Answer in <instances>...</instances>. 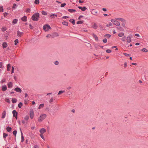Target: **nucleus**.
I'll return each mask as SVG.
<instances>
[{
  "mask_svg": "<svg viewBox=\"0 0 148 148\" xmlns=\"http://www.w3.org/2000/svg\"><path fill=\"white\" fill-rule=\"evenodd\" d=\"M116 20H119L122 22L124 21L125 20L124 19L121 18H116Z\"/></svg>",
  "mask_w": 148,
  "mask_h": 148,
  "instance_id": "4c0bfd02",
  "label": "nucleus"
},
{
  "mask_svg": "<svg viewBox=\"0 0 148 148\" xmlns=\"http://www.w3.org/2000/svg\"><path fill=\"white\" fill-rule=\"evenodd\" d=\"M123 54L126 56H130V54L127 53H123Z\"/></svg>",
  "mask_w": 148,
  "mask_h": 148,
  "instance_id": "864d4df0",
  "label": "nucleus"
},
{
  "mask_svg": "<svg viewBox=\"0 0 148 148\" xmlns=\"http://www.w3.org/2000/svg\"><path fill=\"white\" fill-rule=\"evenodd\" d=\"M17 35L18 37H20L24 33L22 32L18 31L17 32Z\"/></svg>",
  "mask_w": 148,
  "mask_h": 148,
  "instance_id": "0eeeda50",
  "label": "nucleus"
},
{
  "mask_svg": "<svg viewBox=\"0 0 148 148\" xmlns=\"http://www.w3.org/2000/svg\"><path fill=\"white\" fill-rule=\"evenodd\" d=\"M29 115L30 118L31 119H32L34 116V111L32 110H31L29 112Z\"/></svg>",
  "mask_w": 148,
  "mask_h": 148,
  "instance_id": "423d86ee",
  "label": "nucleus"
},
{
  "mask_svg": "<svg viewBox=\"0 0 148 148\" xmlns=\"http://www.w3.org/2000/svg\"><path fill=\"white\" fill-rule=\"evenodd\" d=\"M6 115V111L5 110H4L3 113H2L1 118L2 119H4Z\"/></svg>",
  "mask_w": 148,
  "mask_h": 148,
  "instance_id": "ddd939ff",
  "label": "nucleus"
},
{
  "mask_svg": "<svg viewBox=\"0 0 148 148\" xmlns=\"http://www.w3.org/2000/svg\"><path fill=\"white\" fill-rule=\"evenodd\" d=\"M54 64L56 65H58L59 64V62L58 61H56L55 62Z\"/></svg>",
  "mask_w": 148,
  "mask_h": 148,
  "instance_id": "e2e57ef3",
  "label": "nucleus"
},
{
  "mask_svg": "<svg viewBox=\"0 0 148 148\" xmlns=\"http://www.w3.org/2000/svg\"><path fill=\"white\" fill-rule=\"evenodd\" d=\"M65 91L64 90H60L59 92L58 95H60L62 93H63Z\"/></svg>",
  "mask_w": 148,
  "mask_h": 148,
  "instance_id": "de8ad7c7",
  "label": "nucleus"
},
{
  "mask_svg": "<svg viewBox=\"0 0 148 148\" xmlns=\"http://www.w3.org/2000/svg\"><path fill=\"white\" fill-rule=\"evenodd\" d=\"M2 46L3 48H5L8 46L7 43L6 42H4L2 44Z\"/></svg>",
  "mask_w": 148,
  "mask_h": 148,
  "instance_id": "f3484780",
  "label": "nucleus"
},
{
  "mask_svg": "<svg viewBox=\"0 0 148 148\" xmlns=\"http://www.w3.org/2000/svg\"><path fill=\"white\" fill-rule=\"evenodd\" d=\"M124 33L123 32H121L119 33L118 35V36L120 37H122L124 35Z\"/></svg>",
  "mask_w": 148,
  "mask_h": 148,
  "instance_id": "c85d7f7f",
  "label": "nucleus"
},
{
  "mask_svg": "<svg viewBox=\"0 0 148 148\" xmlns=\"http://www.w3.org/2000/svg\"><path fill=\"white\" fill-rule=\"evenodd\" d=\"M40 136L41 138L43 140L45 139V138L44 137L43 134H40Z\"/></svg>",
  "mask_w": 148,
  "mask_h": 148,
  "instance_id": "4d7b16f0",
  "label": "nucleus"
},
{
  "mask_svg": "<svg viewBox=\"0 0 148 148\" xmlns=\"http://www.w3.org/2000/svg\"><path fill=\"white\" fill-rule=\"evenodd\" d=\"M98 13V12L97 11H96L95 10L93 9L92 10V14H94L95 15V14H97Z\"/></svg>",
  "mask_w": 148,
  "mask_h": 148,
  "instance_id": "b1692460",
  "label": "nucleus"
},
{
  "mask_svg": "<svg viewBox=\"0 0 148 148\" xmlns=\"http://www.w3.org/2000/svg\"><path fill=\"white\" fill-rule=\"evenodd\" d=\"M8 136V134H7L3 133V138L4 139L5 138Z\"/></svg>",
  "mask_w": 148,
  "mask_h": 148,
  "instance_id": "e433bc0d",
  "label": "nucleus"
},
{
  "mask_svg": "<svg viewBox=\"0 0 148 148\" xmlns=\"http://www.w3.org/2000/svg\"><path fill=\"white\" fill-rule=\"evenodd\" d=\"M3 63L2 62H0V68H3Z\"/></svg>",
  "mask_w": 148,
  "mask_h": 148,
  "instance_id": "bf43d9fd",
  "label": "nucleus"
},
{
  "mask_svg": "<svg viewBox=\"0 0 148 148\" xmlns=\"http://www.w3.org/2000/svg\"><path fill=\"white\" fill-rule=\"evenodd\" d=\"M30 11H31V10L30 9H29V8H27V9H26V10H25V12L26 13H29V12H30Z\"/></svg>",
  "mask_w": 148,
  "mask_h": 148,
  "instance_id": "79ce46f5",
  "label": "nucleus"
},
{
  "mask_svg": "<svg viewBox=\"0 0 148 148\" xmlns=\"http://www.w3.org/2000/svg\"><path fill=\"white\" fill-rule=\"evenodd\" d=\"M46 131V130L44 128H42L40 130V132L41 134H43Z\"/></svg>",
  "mask_w": 148,
  "mask_h": 148,
  "instance_id": "f8f14e48",
  "label": "nucleus"
},
{
  "mask_svg": "<svg viewBox=\"0 0 148 148\" xmlns=\"http://www.w3.org/2000/svg\"><path fill=\"white\" fill-rule=\"evenodd\" d=\"M20 130L21 132V142H23L24 140V138L23 135V134L22 131L21 129L20 128Z\"/></svg>",
  "mask_w": 148,
  "mask_h": 148,
  "instance_id": "9d476101",
  "label": "nucleus"
},
{
  "mask_svg": "<svg viewBox=\"0 0 148 148\" xmlns=\"http://www.w3.org/2000/svg\"><path fill=\"white\" fill-rule=\"evenodd\" d=\"M12 114L13 115V116L14 117L17 114V115H18V112H16V110H14L12 111Z\"/></svg>",
  "mask_w": 148,
  "mask_h": 148,
  "instance_id": "aec40b11",
  "label": "nucleus"
},
{
  "mask_svg": "<svg viewBox=\"0 0 148 148\" xmlns=\"http://www.w3.org/2000/svg\"><path fill=\"white\" fill-rule=\"evenodd\" d=\"M87 46L89 47L90 48H92V47L91 45L89 43H87Z\"/></svg>",
  "mask_w": 148,
  "mask_h": 148,
  "instance_id": "052dcab7",
  "label": "nucleus"
},
{
  "mask_svg": "<svg viewBox=\"0 0 148 148\" xmlns=\"http://www.w3.org/2000/svg\"><path fill=\"white\" fill-rule=\"evenodd\" d=\"M43 29L45 31H47L51 29V28L48 24H46L43 26Z\"/></svg>",
  "mask_w": 148,
  "mask_h": 148,
  "instance_id": "7ed1b4c3",
  "label": "nucleus"
},
{
  "mask_svg": "<svg viewBox=\"0 0 148 148\" xmlns=\"http://www.w3.org/2000/svg\"><path fill=\"white\" fill-rule=\"evenodd\" d=\"M17 100L16 98H13L12 100V101L13 103H15L16 102Z\"/></svg>",
  "mask_w": 148,
  "mask_h": 148,
  "instance_id": "bb28decb",
  "label": "nucleus"
},
{
  "mask_svg": "<svg viewBox=\"0 0 148 148\" xmlns=\"http://www.w3.org/2000/svg\"><path fill=\"white\" fill-rule=\"evenodd\" d=\"M103 41L104 43H106L107 42V39L106 38H105L103 40Z\"/></svg>",
  "mask_w": 148,
  "mask_h": 148,
  "instance_id": "6e6d98bb",
  "label": "nucleus"
},
{
  "mask_svg": "<svg viewBox=\"0 0 148 148\" xmlns=\"http://www.w3.org/2000/svg\"><path fill=\"white\" fill-rule=\"evenodd\" d=\"M17 133V131L16 130H14L12 132L13 134L16 136V134Z\"/></svg>",
  "mask_w": 148,
  "mask_h": 148,
  "instance_id": "49530a36",
  "label": "nucleus"
},
{
  "mask_svg": "<svg viewBox=\"0 0 148 148\" xmlns=\"http://www.w3.org/2000/svg\"><path fill=\"white\" fill-rule=\"evenodd\" d=\"M69 22L71 23L73 25L75 24V21L74 19H71L69 20Z\"/></svg>",
  "mask_w": 148,
  "mask_h": 148,
  "instance_id": "a878e982",
  "label": "nucleus"
},
{
  "mask_svg": "<svg viewBox=\"0 0 148 148\" xmlns=\"http://www.w3.org/2000/svg\"><path fill=\"white\" fill-rule=\"evenodd\" d=\"M93 24L92 25V27L94 28V29H96L97 27V26L96 24V23H92Z\"/></svg>",
  "mask_w": 148,
  "mask_h": 148,
  "instance_id": "412c9836",
  "label": "nucleus"
},
{
  "mask_svg": "<svg viewBox=\"0 0 148 148\" xmlns=\"http://www.w3.org/2000/svg\"><path fill=\"white\" fill-rule=\"evenodd\" d=\"M9 34L8 33H7L6 34H5L4 35L5 37L7 38Z\"/></svg>",
  "mask_w": 148,
  "mask_h": 148,
  "instance_id": "13d9d810",
  "label": "nucleus"
},
{
  "mask_svg": "<svg viewBox=\"0 0 148 148\" xmlns=\"http://www.w3.org/2000/svg\"><path fill=\"white\" fill-rule=\"evenodd\" d=\"M46 115L45 114L40 115V117L38 119V122H41L46 118Z\"/></svg>",
  "mask_w": 148,
  "mask_h": 148,
  "instance_id": "f03ea898",
  "label": "nucleus"
},
{
  "mask_svg": "<svg viewBox=\"0 0 148 148\" xmlns=\"http://www.w3.org/2000/svg\"><path fill=\"white\" fill-rule=\"evenodd\" d=\"M27 17L25 16H24L23 17H22L21 18V20L24 22H25L27 21Z\"/></svg>",
  "mask_w": 148,
  "mask_h": 148,
  "instance_id": "dca6fc26",
  "label": "nucleus"
},
{
  "mask_svg": "<svg viewBox=\"0 0 148 148\" xmlns=\"http://www.w3.org/2000/svg\"><path fill=\"white\" fill-rule=\"evenodd\" d=\"M111 35L110 34H106L104 35V36L108 38H109L111 37Z\"/></svg>",
  "mask_w": 148,
  "mask_h": 148,
  "instance_id": "2f4dec72",
  "label": "nucleus"
},
{
  "mask_svg": "<svg viewBox=\"0 0 148 148\" xmlns=\"http://www.w3.org/2000/svg\"><path fill=\"white\" fill-rule=\"evenodd\" d=\"M69 18V17L67 16H64L62 17V18L64 19H66L67 18Z\"/></svg>",
  "mask_w": 148,
  "mask_h": 148,
  "instance_id": "0e129e2a",
  "label": "nucleus"
},
{
  "mask_svg": "<svg viewBox=\"0 0 148 148\" xmlns=\"http://www.w3.org/2000/svg\"><path fill=\"white\" fill-rule=\"evenodd\" d=\"M53 97H52L51 98V99L49 100V102L50 103H51L53 102Z\"/></svg>",
  "mask_w": 148,
  "mask_h": 148,
  "instance_id": "5fc2aeb1",
  "label": "nucleus"
},
{
  "mask_svg": "<svg viewBox=\"0 0 148 148\" xmlns=\"http://www.w3.org/2000/svg\"><path fill=\"white\" fill-rule=\"evenodd\" d=\"M7 90V87L5 85H3L2 87V90L3 91H5Z\"/></svg>",
  "mask_w": 148,
  "mask_h": 148,
  "instance_id": "1a4fd4ad",
  "label": "nucleus"
},
{
  "mask_svg": "<svg viewBox=\"0 0 148 148\" xmlns=\"http://www.w3.org/2000/svg\"><path fill=\"white\" fill-rule=\"evenodd\" d=\"M58 36V35L57 33H55L51 35V38H53L56 37Z\"/></svg>",
  "mask_w": 148,
  "mask_h": 148,
  "instance_id": "2eb2a0df",
  "label": "nucleus"
},
{
  "mask_svg": "<svg viewBox=\"0 0 148 148\" xmlns=\"http://www.w3.org/2000/svg\"><path fill=\"white\" fill-rule=\"evenodd\" d=\"M92 36L94 37L96 40H98V38L96 35L94 34H92Z\"/></svg>",
  "mask_w": 148,
  "mask_h": 148,
  "instance_id": "4be33fe9",
  "label": "nucleus"
},
{
  "mask_svg": "<svg viewBox=\"0 0 148 148\" xmlns=\"http://www.w3.org/2000/svg\"><path fill=\"white\" fill-rule=\"evenodd\" d=\"M40 3L39 0H35L34 1V3L36 4H39Z\"/></svg>",
  "mask_w": 148,
  "mask_h": 148,
  "instance_id": "ea45409f",
  "label": "nucleus"
},
{
  "mask_svg": "<svg viewBox=\"0 0 148 148\" xmlns=\"http://www.w3.org/2000/svg\"><path fill=\"white\" fill-rule=\"evenodd\" d=\"M111 51V50L110 49H108L106 51V52L108 53H110Z\"/></svg>",
  "mask_w": 148,
  "mask_h": 148,
  "instance_id": "3c124183",
  "label": "nucleus"
},
{
  "mask_svg": "<svg viewBox=\"0 0 148 148\" xmlns=\"http://www.w3.org/2000/svg\"><path fill=\"white\" fill-rule=\"evenodd\" d=\"M6 102H7V103H10V100L9 99H6Z\"/></svg>",
  "mask_w": 148,
  "mask_h": 148,
  "instance_id": "680f3d73",
  "label": "nucleus"
},
{
  "mask_svg": "<svg viewBox=\"0 0 148 148\" xmlns=\"http://www.w3.org/2000/svg\"><path fill=\"white\" fill-rule=\"evenodd\" d=\"M47 38H51V35L50 34H47L46 36Z\"/></svg>",
  "mask_w": 148,
  "mask_h": 148,
  "instance_id": "338daca9",
  "label": "nucleus"
},
{
  "mask_svg": "<svg viewBox=\"0 0 148 148\" xmlns=\"http://www.w3.org/2000/svg\"><path fill=\"white\" fill-rule=\"evenodd\" d=\"M12 86V84L11 82H9L8 84V88H11Z\"/></svg>",
  "mask_w": 148,
  "mask_h": 148,
  "instance_id": "a211bd4d",
  "label": "nucleus"
},
{
  "mask_svg": "<svg viewBox=\"0 0 148 148\" xmlns=\"http://www.w3.org/2000/svg\"><path fill=\"white\" fill-rule=\"evenodd\" d=\"M7 131L8 132H10L12 130V128L10 126H8L6 128Z\"/></svg>",
  "mask_w": 148,
  "mask_h": 148,
  "instance_id": "5701e85b",
  "label": "nucleus"
},
{
  "mask_svg": "<svg viewBox=\"0 0 148 148\" xmlns=\"http://www.w3.org/2000/svg\"><path fill=\"white\" fill-rule=\"evenodd\" d=\"M7 28L6 27H3L1 29V30L3 32H4L6 30Z\"/></svg>",
  "mask_w": 148,
  "mask_h": 148,
  "instance_id": "37998d69",
  "label": "nucleus"
},
{
  "mask_svg": "<svg viewBox=\"0 0 148 148\" xmlns=\"http://www.w3.org/2000/svg\"><path fill=\"white\" fill-rule=\"evenodd\" d=\"M5 79H2V80L1 81V83H3V82H5Z\"/></svg>",
  "mask_w": 148,
  "mask_h": 148,
  "instance_id": "774afa93",
  "label": "nucleus"
},
{
  "mask_svg": "<svg viewBox=\"0 0 148 148\" xmlns=\"http://www.w3.org/2000/svg\"><path fill=\"white\" fill-rule=\"evenodd\" d=\"M23 105V103L22 102H20L18 105V107L20 108H21L22 106Z\"/></svg>",
  "mask_w": 148,
  "mask_h": 148,
  "instance_id": "72a5a7b5",
  "label": "nucleus"
},
{
  "mask_svg": "<svg viewBox=\"0 0 148 148\" xmlns=\"http://www.w3.org/2000/svg\"><path fill=\"white\" fill-rule=\"evenodd\" d=\"M42 13L44 15H47V12L44 10L42 11Z\"/></svg>",
  "mask_w": 148,
  "mask_h": 148,
  "instance_id": "c9c22d12",
  "label": "nucleus"
},
{
  "mask_svg": "<svg viewBox=\"0 0 148 148\" xmlns=\"http://www.w3.org/2000/svg\"><path fill=\"white\" fill-rule=\"evenodd\" d=\"M29 28L30 29H33V27L32 26V25L31 24H30L29 25Z\"/></svg>",
  "mask_w": 148,
  "mask_h": 148,
  "instance_id": "69168bd1",
  "label": "nucleus"
},
{
  "mask_svg": "<svg viewBox=\"0 0 148 148\" xmlns=\"http://www.w3.org/2000/svg\"><path fill=\"white\" fill-rule=\"evenodd\" d=\"M14 90L18 92H21L22 90L19 87H16L15 88Z\"/></svg>",
  "mask_w": 148,
  "mask_h": 148,
  "instance_id": "6e6552de",
  "label": "nucleus"
},
{
  "mask_svg": "<svg viewBox=\"0 0 148 148\" xmlns=\"http://www.w3.org/2000/svg\"><path fill=\"white\" fill-rule=\"evenodd\" d=\"M116 19H111V21L115 25L117 26H119L120 25V23L119 22L116 20Z\"/></svg>",
  "mask_w": 148,
  "mask_h": 148,
  "instance_id": "39448f33",
  "label": "nucleus"
},
{
  "mask_svg": "<svg viewBox=\"0 0 148 148\" xmlns=\"http://www.w3.org/2000/svg\"><path fill=\"white\" fill-rule=\"evenodd\" d=\"M29 119V116L27 115L24 118V119L26 121H27Z\"/></svg>",
  "mask_w": 148,
  "mask_h": 148,
  "instance_id": "a18cd8bd",
  "label": "nucleus"
},
{
  "mask_svg": "<svg viewBox=\"0 0 148 148\" xmlns=\"http://www.w3.org/2000/svg\"><path fill=\"white\" fill-rule=\"evenodd\" d=\"M7 71H9L11 69V66L10 64H8L7 66Z\"/></svg>",
  "mask_w": 148,
  "mask_h": 148,
  "instance_id": "393cba45",
  "label": "nucleus"
},
{
  "mask_svg": "<svg viewBox=\"0 0 148 148\" xmlns=\"http://www.w3.org/2000/svg\"><path fill=\"white\" fill-rule=\"evenodd\" d=\"M83 22H84L83 21H78L77 22V24H82L83 23Z\"/></svg>",
  "mask_w": 148,
  "mask_h": 148,
  "instance_id": "f704fd0d",
  "label": "nucleus"
},
{
  "mask_svg": "<svg viewBox=\"0 0 148 148\" xmlns=\"http://www.w3.org/2000/svg\"><path fill=\"white\" fill-rule=\"evenodd\" d=\"M44 106V104L43 103H42L38 107V109H40L42 108Z\"/></svg>",
  "mask_w": 148,
  "mask_h": 148,
  "instance_id": "c756f323",
  "label": "nucleus"
},
{
  "mask_svg": "<svg viewBox=\"0 0 148 148\" xmlns=\"http://www.w3.org/2000/svg\"><path fill=\"white\" fill-rule=\"evenodd\" d=\"M17 5L16 4L14 3L12 6V8L13 9H15L16 8Z\"/></svg>",
  "mask_w": 148,
  "mask_h": 148,
  "instance_id": "a19ab883",
  "label": "nucleus"
},
{
  "mask_svg": "<svg viewBox=\"0 0 148 148\" xmlns=\"http://www.w3.org/2000/svg\"><path fill=\"white\" fill-rule=\"evenodd\" d=\"M14 67L13 66H12V71H11V73H13L14 72Z\"/></svg>",
  "mask_w": 148,
  "mask_h": 148,
  "instance_id": "603ef678",
  "label": "nucleus"
},
{
  "mask_svg": "<svg viewBox=\"0 0 148 148\" xmlns=\"http://www.w3.org/2000/svg\"><path fill=\"white\" fill-rule=\"evenodd\" d=\"M68 11L70 13L75 12L76 11L75 10L73 9H69Z\"/></svg>",
  "mask_w": 148,
  "mask_h": 148,
  "instance_id": "6ab92c4d",
  "label": "nucleus"
},
{
  "mask_svg": "<svg viewBox=\"0 0 148 148\" xmlns=\"http://www.w3.org/2000/svg\"><path fill=\"white\" fill-rule=\"evenodd\" d=\"M66 3H65L61 4L60 5V7L61 8L64 7L65 5H66Z\"/></svg>",
  "mask_w": 148,
  "mask_h": 148,
  "instance_id": "8fccbe9b",
  "label": "nucleus"
},
{
  "mask_svg": "<svg viewBox=\"0 0 148 148\" xmlns=\"http://www.w3.org/2000/svg\"><path fill=\"white\" fill-rule=\"evenodd\" d=\"M142 51L144 52H148V50L145 48H143L141 50Z\"/></svg>",
  "mask_w": 148,
  "mask_h": 148,
  "instance_id": "473e14b6",
  "label": "nucleus"
},
{
  "mask_svg": "<svg viewBox=\"0 0 148 148\" xmlns=\"http://www.w3.org/2000/svg\"><path fill=\"white\" fill-rule=\"evenodd\" d=\"M39 13L37 12L33 14L32 17V20L34 21H37L39 18Z\"/></svg>",
  "mask_w": 148,
  "mask_h": 148,
  "instance_id": "f257e3e1",
  "label": "nucleus"
},
{
  "mask_svg": "<svg viewBox=\"0 0 148 148\" xmlns=\"http://www.w3.org/2000/svg\"><path fill=\"white\" fill-rule=\"evenodd\" d=\"M78 8L79 9H80L83 11H85L87 9V8L85 6L83 8L81 6H78Z\"/></svg>",
  "mask_w": 148,
  "mask_h": 148,
  "instance_id": "9b49d317",
  "label": "nucleus"
},
{
  "mask_svg": "<svg viewBox=\"0 0 148 148\" xmlns=\"http://www.w3.org/2000/svg\"><path fill=\"white\" fill-rule=\"evenodd\" d=\"M62 24L63 25H66V26H67L68 25V22H66L65 21H63L62 22Z\"/></svg>",
  "mask_w": 148,
  "mask_h": 148,
  "instance_id": "cd10ccee",
  "label": "nucleus"
},
{
  "mask_svg": "<svg viewBox=\"0 0 148 148\" xmlns=\"http://www.w3.org/2000/svg\"><path fill=\"white\" fill-rule=\"evenodd\" d=\"M3 12V6H0V12Z\"/></svg>",
  "mask_w": 148,
  "mask_h": 148,
  "instance_id": "09e8293b",
  "label": "nucleus"
},
{
  "mask_svg": "<svg viewBox=\"0 0 148 148\" xmlns=\"http://www.w3.org/2000/svg\"><path fill=\"white\" fill-rule=\"evenodd\" d=\"M18 21V19L15 18L13 19V20L12 23L13 25H14L17 23V22Z\"/></svg>",
  "mask_w": 148,
  "mask_h": 148,
  "instance_id": "4468645a",
  "label": "nucleus"
},
{
  "mask_svg": "<svg viewBox=\"0 0 148 148\" xmlns=\"http://www.w3.org/2000/svg\"><path fill=\"white\" fill-rule=\"evenodd\" d=\"M133 38L132 35L130 34L126 38L127 42L128 43H130L132 41V38Z\"/></svg>",
  "mask_w": 148,
  "mask_h": 148,
  "instance_id": "20e7f679",
  "label": "nucleus"
},
{
  "mask_svg": "<svg viewBox=\"0 0 148 148\" xmlns=\"http://www.w3.org/2000/svg\"><path fill=\"white\" fill-rule=\"evenodd\" d=\"M18 42V39H16L14 40V45H16L17 44Z\"/></svg>",
  "mask_w": 148,
  "mask_h": 148,
  "instance_id": "58836bf2",
  "label": "nucleus"
},
{
  "mask_svg": "<svg viewBox=\"0 0 148 148\" xmlns=\"http://www.w3.org/2000/svg\"><path fill=\"white\" fill-rule=\"evenodd\" d=\"M54 16H56V17H57V14H51L50 16V17H51L52 18H55L54 17Z\"/></svg>",
  "mask_w": 148,
  "mask_h": 148,
  "instance_id": "7c9ffc66",
  "label": "nucleus"
},
{
  "mask_svg": "<svg viewBox=\"0 0 148 148\" xmlns=\"http://www.w3.org/2000/svg\"><path fill=\"white\" fill-rule=\"evenodd\" d=\"M126 38L125 36H124V37H123L122 38H121V40L123 42L125 41Z\"/></svg>",
  "mask_w": 148,
  "mask_h": 148,
  "instance_id": "c03bdc74",
  "label": "nucleus"
}]
</instances>
